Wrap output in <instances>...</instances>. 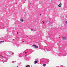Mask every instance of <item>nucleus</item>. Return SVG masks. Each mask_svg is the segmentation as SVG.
Masks as SVG:
<instances>
[{
	"instance_id": "nucleus-16",
	"label": "nucleus",
	"mask_w": 67,
	"mask_h": 67,
	"mask_svg": "<svg viewBox=\"0 0 67 67\" xmlns=\"http://www.w3.org/2000/svg\"><path fill=\"white\" fill-rule=\"evenodd\" d=\"M59 38H60V37H59Z\"/></svg>"
},
{
	"instance_id": "nucleus-8",
	"label": "nucleus",
	"mask_w": 67,
	"mask_h": 67,
	"mask_svg": "<svg viewBox=\"0 0 67 67\" xmlns=\"http://www.w3.org/2000/svg\"><path fill=\"white\" fill-rule=\"evenodd\" d=\"M45 66H46V64H43V66L44 67H45Z\"/></svg>"
},
{
	"instance_id": "nucleus-9",
	"label": "nucleus",
	"mask_w": 67,
	"mask_h": 67,
	"mask_svg": "<svg viewBox=\"0 0 67 67\" xmlns=\"http://www.w3.org/2000/svg\"><path fill=\"white\" fill-rule=\"evenodd\" d=\"M26 67H30V66L29 65H27L26 66Z\"/></svg>"
},
{
	"instance_id": "nucleus-12",
	"label": "nucleus",
	"mask_w": 67,
	"mask_h": 67,
	"mask_svg": "<svg viewBox=\"0 0 67 67\" xmlns=\"http://www.w3.org/2000/svg\"><path fill=\"white\" fill-rule=\"evenodd\" d=\"M1 56H2V57H3V56H2V55H1Z\"/></svg>"
},
{
	"instance_id": "nucleus-4",
	"label": "nucleus",
	"mask_w": 67,
	"mask_h": 67,
	"mask_svg": "<svg viewBox=\"0 0 67 67\" xmlns=\"http://www.w3.org/2000/svg\"><path fill=\"white\" fill-rule=\"evenodd\" d=\"M20 21L21 22H24V20H23V19H20Z\"/></svg>"
},
{
	"instance_id": "nucleus-7",
	"label": "nucleus",
	"mask_w": 67,
	"mask_h": 67,
	"mask_svg": "<svg viewBox=\"0 0 67 67\" xmlns=\"http://www.w3.org/2000/svg\"><path fill=\"white\" fill-rule=\"evenodd\" d=\"M65 23L66 25H67V21H66L65 22Z\"/></svg>"
},
{
	"instance_id": "nucleus-3",
	"label": "nucleus",
	"mask_w": 67,
	"mask_h": 67,
	"mask_svg": "<svg viewBox=\"0 0 67 67\" xmlns=\"http://www.w3.org/2000/svg\"><path fill=\"white\" fill-rule=\"evenodd\" d=\"M33 46H34L35 48H38V46H36L35 45H33Z\"/></svg>"
},
{
	"instance_id": "nucleus-6",
	"label": "nucleus",
	"mask_w": 67,
	"mask_h": 67,
	"mask_svg": "<svg viewBox=\"0 0 67 67\" xmlns=\"http://www.w3.org/2000/svg\"><path fill=\"white\" fill-rule=\"evenodd\" d=\"M35 64H37V61H35Z\"/></svg>"
},
{
	"instance_id": "nucleus-13",
	"label": "nucleus",
	"mask_w": 67,
	"mask_h": 67,
	"mask_svg": "<svg viewBox=\"0 0 67 67\" xmlns=\"http://www.w3.org/2000/svg\"><path fill=\"white\" fill-rule=\"evenodd\" d=\"M43 24H44V23H43Z\"/></svg>"
},
{
	"instance_id": "nucleus-2",
	"label": "nucleus",
	"mask_w": 67,
	"mask_h": 67,
	"mask_svg": "<svg viewBox=\"0 0 67 67\" xmlns=\"http://www.w3.org/2000/svg\"><path fill=\"white\" fill-rule=\"evenodd\" d=\"M58 6L59 8H61L62 7V3H60V4H59V5H58Z\"/></svg>"
},
{
	"instance_id": "nucleus-17",
	"label": "nucleus",
	"mask_w": 67,
	"mask_h": 67,
	"mask_svg": "<svg viewBox=\"0 0 67 67\" xmlns=\"http://www.w3.org/2000/svg\"><path fill=\"white\" fill-rule=\"evenodd\" d=\"M42 22L43 23V21H42Z\"/></svg>"
},
{
	"instance_id": "nucleus-10",
	"label": "nucleus",
	"mask_w": 67,
	"mask_h": 67,
	"mask_svg": "<svg viewBox=\"0 0 67 67\" xmlns=\"http://www.w3.org/2000/svg\"><path fill=\"white\" fill-rule=\"evenodd\" d=\"M0 42H4V41H0Z\"/></svg>"
},
{
	"instance_id": "nucleus-14",
	"label": "nucleus",
	"mask_w": 67,
	"mask_h": 67,
	"mask_svg": "<svg viewBox=\"0 0 67 67\" xmlns=\"http://www.w3.org/2000/svg\"><path fill=\"white\" fill-rule=\"evenodd\" d=\"M47 22H46V23H47Z\"/></svg>"
},
{
	"instance_id": "nucleus-5",
	"label": "nucleus",
	"mask_w": 67,
	"mask_h": 67,
	"mask_svg": "<svg viewBox=\"0 0 67 67\" xmlns=\"http://www.w3.org/2000/svg\"><path fill=\"white\" fill-rule=\"evenodd\" d=\"M10 55H12L13 54V53L12 52H10Z\"/></svg>"
},
{
	"instance_id": "nucleus-11",
	"label": "nucleus",
	"mask_w": 67,
	"mask_h": 67,
	"mask_svg": "<svg viewBox=\"0 0 67 67\" xmlns=\"http://www.w3.org/2000/svg\"><path fill=\"white\" fill-rule=\"evenodd\" d=\"M31 31H34V30L33 29H31Z\"/></svg>"
},
{
	"instance_id": "nucleus-1",
	"label": "nucleus",
	"mask_w": 67,
	"mask_h": 67,
	"mask_svg": "<svg viewBox=\"0 0 67 67\" xmlns=\"http://www.w3.org/2000/svg\"><path fill=\"white\" fill-rule=\"evenodd\" d=\"M62 38H63L62 40H63V41H65L66 38V37H62Z\"/></svg>"
},
{
	"instance_id": "nucleus-15",
	"label": "nucleus",
	"mask_w": 67,
	"mask_h": 67,
	"mask_svg": "<svg viewBox=\"0 0 67 67\" xmlns=\"http://www.w3.org/2000/svg\"><path fill=\"white\" fill-rule=\"evenodd\" d=\"M5 42H6V41H5Z\"/></svg>"
}]
</instances>
